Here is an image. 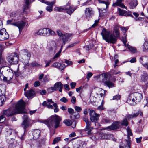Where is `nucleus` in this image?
<instances>
[{"label":"nucleus","mask_w":148,"mask_h":148,"mask_svg":"<svg viewBox=\"0 0 148 148\" xmlns=\"http://www.w3.org/2000/svg\"><path fill=\"white\" fill-rule=\"evenodd\" d=\"M25 106V103L23 100H21L16 104L15 108L11 107L4 110L3 114L9 117L16 114L25 113L26 112Z\"/></svg>","instance_id":"1"},{"label":"nucleus","mask_w":148,"mask_h":148,"mask_svg":"<svg viewBox=\"0 0 148 148\" xmlns=\"http://www.w3.org/2000/svg\"><path fill=\"white\" fill-rule=\"evenodd\" d=\"M110 31H107L103 28L101 32V34L103 39L108 43L115 44L117 40V38L120 36L119 30L117 27H115L114 28L112 34H110Z\"/></svg>","instance_id":"2"},{"label":"nucleus","mask_w":148,"mask_h":148,"mask_svg":"<svg viewBox=\"0 0 148 148\" xmlns=\"http://www.w3.org/2000/svg\"><path fill=\"white\" fill-rule=\"evenodd\" d=\"M62 118L57 115L51 116L46 120H43L42 123L45 124L50 130L58 127Z\"/></svg>","instance_id":"3"},{"label":"nucleus","mask_w":148,"mask_h":148,"mask_svg":"<svg viewBox=\"0 0 148 148\" xmlns=\"http://www.w3.org/2000/svg\"><path fill=\"white\" fill-rule=\"evenodd\" d=\"M142 94L140 93L135 92L131 94L128 97L127 102L131 105L139 102L142 99Z\"/></svg>","instance_id":"4"},{"label":"nucleus","mask_w":148,"mask_h":148,"mask_svg":"<svg viewBox=\"0 0 148 148\" xmlns=\"http://www.w3.org/2000/svg\"><path fill=\"white\" fill-rule=\"evenodd\" d=\"M2 72L4 71V76L3 80L5 82H9L13 77L14 74L10 68L8 66H4L2 67Z\"/></svg>","instance_id":"5"},{"label":"nucleus","mask_w":148,"mask_h":148,"mask_svg":"<svg viewBox=\"0 0 148 148\" xmlns=\"http://www.w3.org/2000/svg\"><path fill=\"white\" fill-rule=\"evenodd\" d=\"M76 9V8L75 7L70 6L68 4L63 6L56 7L55 8V10L56 11L61 12L63 10H65L67 13L70 15Z\"/></svg>","instance_id":"6"},{"label":"nucleus","mask_w":148,"mask_h":148,"mask_svg":"<svg viewBox=\"0 0 148 148\" xmlns=\"http://www.w3.org/2000/svg\"><path fill=\"white\" fill-rule=\"evenodd\" d=\"M102 78V81L105 84L107 85L109 88L112 87L114 86L113 84L111 82L109 79L110 77V75L108 73H105L100 75V77Z\"/></svg>","instance_id":"7"},{"label":"nucleus","mask_w":148,"mask_h":148,"mask_svg":"<svg viewBox=\"0 0 148 148\" xmlns=\"http://www.w3.org/2000/svg\"><path fill=\"white\" fill-rule=\"evenodd\" d=\"M12 20H8L7 21L8 24H11L14 26L17 27L19 30V32L21 33L25 25V22L23 21H21L11 23Z\"/></svg>","instance_id":"8"},{"label":"nucleus","mask_w":148,"mask_h":148,"mask_svg":"<svg viewBox=\"0 0 148 148\" xmlns=\"http://www.w3.org/2000/svg\"><path fill=\"white\" fill-rule=\"evenodd\" d=\"M89 114L91 122H94L95 125V126L97 125L98 126H99V124L98 123L97 121L99 119L100 116V115L96 113L95 111L92 110H90Z\"/></svg>","instance_id":"9"},{"label":"nucleus","mask_w":148,"mask_h":148,"mask_svg":"<svg viewBox=\"0 0 148 148\" xmlns=\"http://www.w3.org/2000/svg\"><path fill=\"white\" fill-rule=\"evenodd\" d=\"M7 60L10 64H16L18 61V57L17 54L14 53L13 54L8 57Z\"/></svg>","instance_id":"10"},{"label":"nucleus","mask_w":148,"mask_h":148,"mask_svg":"<svg viewBox=\"0 0 148 148\" xmlns=\"http://www.w3.org/2000/svg\"><path fill=\"white\" fill-rule=\"evenodd\" d=\"M23 121L21 124V126L25 130L30 125V119L27 115L26 114L23 115Z\"/></svg>","instance_id":"11"},{"label":"nucleus","mask_w":148,"mask_h":148,"mask_svg":"<svg viewBox=\"0 0 148 148\" xmlns=\"http://www.w3.org/2000/svg\"><path fill=\"white\" fill-rule=\"evenodd\" d=\"M94 11L91 7L86 8L85 10V13L86 18L89 20L94 15Z\"/></svg>","instance_id":"12"},{"label":"nucleus","mask_w":148,"mask_h":148,"mask_svg":"<svg viewBox=\"0 0 148 148\" xmlns=\"http://www.w3.org/2000/svg\"><path fill=\"white\" fill-rule=\"evenodd\" d=\"M40 135V131L39 130H34L32 131V135H30V139L36 140Z\"/></svg>","instance_id":"13"},{"label":"nucleus","mask_w":148,"mask_h":148,"mask_svg":"<svg viewBox=\"0 0 148 148\" xmlns=\"http://www.w3.org/2000/svg\"><path fill=\"white\" fill-rule=\"evenodd\" d=\"M141 81L145 84L144 87L146 89L148 87V75L146 73H143L140 76Z\"/></svg>","instance_id":"14"},{"label":"nucleus","mask_w":148,"mask_h":148,"mask_svg":"<svg viewBox=\"0 0 148 148\" xmlns=\"http://www.w3.org/2000/svg\"><path fill=\"white\" fill-rule=\"evenodd\" d=\"M120 126V122L116 121L111 126H108L107 127L104 128L103 129V130H114L119 129Z\"/></svg>","instance_id":"15"},{"label":"nucleus","mask_w":148,"mask_h":148,"mask_svg":"<svg viewBox=\"0 0 148 148\" xmlns=\"http://www.w3.org/2000/svg\"><path fill=\"white\" fill-rule=\"evenodd\" d=\"M6 132L8 135H9V136H11L10 137L11 140L12 139H14V138L16 137L17 132L16 131L11 128H8L6 129Z\"/></svg>","instance_id":"16"},{"label":"nucleus","mask_w":148,"mask_h":148,"mask_svg":"<svg viewBox=\"0 0 148 148\" xmlns=\"http://www.w3.org/2000/svg\"><path fill=\"white\" fill-rule=\"evenodd\" d=\"M20 53L24 56V58L26 60V62L28 63L31 56L30 53L27 50L25 49L21 51Z\"/></svg>","instance_id":"17"},{"label":"nucleus","mask_w":148,"mask_h":148,"mask_svg":"<svg viewBox=\"0 0 148 148\" xmlns=\"http://www.w3.org/2000/svg\"><path fill=\"white\" fill-rule=\"evenodd\" d=\"M42 2L45 3L49 6H47L46 8V10L49 12H51L53 10V5L55 3V1H53L51 2H47L44 0H42Z\"/></svg>","instance_id":"18"},{"label":"nucleus","mask_w":148,"mask_h":148,"mask_svg":"<svg viewBox=\"0 0 148 148\" xmlns=\"http://www.w3.org/2000/svg\"><path fill=\"white\" fill-rule=\"evenodd\" d=\"M140 62L145 67L146 66V65L148 64V56H144L141 57L139 60Z\"/></svg>","instance_id":"19"},{"label":"nucleus","mask_w":148,"mask_h":148,"mask_svg":"<svg viewBox=\"0 0 148 148\" xmlns=\"http://www.w3.org/2000/svg\"><path fill=\"white\" fill-rule=\"evenodd\" d=\"M57 49V45L55 42L54 41H51L49 42V45L48 46V49L50 51H54L55 52Z\"/></svg>","instance_id":"20"},{"label":"nucleus","mask_w":148,"mask_h":148,"mask_svg":"<svg viewBox=\"0 0 148 148\" xmlns=\"http://www.w3.org/2000/svg\"><path fill=\"white\" fill-rule=\"evenodd\" d=\"M127 131L128 134V140H125V141L126 144L128 145V148H131L130 147V136H132V133L131 130L129 127H127Z\"/></svg>","instance_id":"21"},{"label":"nucleus","mask_w":148,"mask_h":148,"mask_svg":"<svg viewBox=\"0 0 148 148\" xmlns=\"http://www.w3.org/2000/svg\"><path fill=\"white\" fill-rule=\"evenodd\" d=\"M37 34L39 35L48 36V28H44L40 29L37 32Z\"/></svg>","instance_id":"22"},{"label":"nucleus","mask_w":148,"mask_h":148,"mask_svg":"<svg viewBox=\"0 0 148 148\" xmlns=\"http://www.w3.org/2000/svg\"><path fill=\"white\" fill-rule=\"evenodd\" d=\"M118 10L119 13V15L121 16H130L133 17V16L129 13L123 10H121V9L118 8Z\"/></svg>","instance_id":"23"},{"label":"nucleus","mask_w":148,"mask_h":148,"mask_svg":"<svg viewBox=\"0 0 148 148\" xmlns=\"http://www.w3.org/2000/svg\"><path fill=\"white\" fill-rule=\"evenodd\" d=\"M124 0H116V1L115 2L113 3V6L115 7L118 6L126 9L127 7L122 3V2Z\"/></svg>","instance_id":"24"},{"label":"nucleus","mask_w":148,"mask_h":148,"mask_svg":"<svg viewBox=\"0 0 148 148\" xmlns=\"http://www.w3.org/2000/svg\"><path fill=\"white\" fill-rule=\"evenodd\" d=\"M24 95L28 99H32L34 96L35 93L32 89L25 92Z\"/></svg>","instance_id":"25"},{"label":"nucleus","mask_w":148,"mask_h":148,"mask_svg":"<svg viewBox=\"0 0 148 148\" xmlns=\"http://www.w3.org/2000/svg\"><path fill=\"white\" fill-rule=\"evenodd\" d=\"M63 85L60 82L56 83L54 85L53 87L55 89V91H57L59 89V91L60 92H62L63 87Z\"/></svg>","instance_id":"26"},{"label":"nucleus","mask_w":148,"mask_h":148,"mask_svg":"<svg viewBox=\"0 0 148 148\" xmlns=\"http://www.w3.org/2000/svg\"><path fill=\"white\" fill-rule=\"evenodd\" d=\"M2 34V40H4L7 39L9 38V35L6 32V29L3 28L1 29V32Z\"/></svg>","instance_id":"27"},{"label":"nucleus","mask_w":148,"mask_h":148,"mask_svg":"<svg viewBox=\"0 0 148 148\" xmlns=\"http://www.w3.org/2000/svg\"><path fill=\"white\" fill-rule=\"evenodd\" d=\"M139 114H140V116H142L143 115L142 112L141 111H140L137 112L133 113L131 114H128L127 115V118L128 119L134 118L136 117Z\"/></svg>","instance_id":"28"},{"label":"nucleus","mask_w":148,"mask_h":148,"mask_svg":"<svg viewBox=\"0 0 148 148\" xmlns=\"http://www.w3.org/2000/svg\"><path fill=\"white\" fill-rule=\"evenodd\" d=\"M72 36V34L69 33H66L64 34V36H63L62 39L64 45H65V42L68 41V39L71 37Z\"/></svg>","instance_id":"29"},{"label":"nucleus","mask_w":148,"mask_h":148,"mask_svg":"<svg viewBox=\"0 0 148 148\" xmlns=\"http://www.w3.org/2000/svg\"><path fill=\"white\" fill-rule=\"evenodd\" d=\"M98 137L100 139H108L109 137V135L101 132L99 134Z\"/></svg>","instance_id":"30"},{"label":"nucleus","mask_w":148,"mask_h":148,"mask_svg":"<svg viewBox=\"0 0 148 148\" xmlns=\"http://www.w3.org/2000/svg\"><path fill=\"white\" fill-rule=\"evenodd\" d=\"M98 2L100 3L104 4L105 5V7L103 8L104 10H105L108 7L109 3L108 0H98Z\"/></svg>","instance_id":"31"},{"label":"nucleus","mask_w":148,"mask_h":148,"mask_svg":"<svg viewBox=\"0 0 148 148\" xmlns=\"http://www.w3.org/2000/svg\"><path fill=\"white\" fill-rule=\"evenodd\" d=\"M30 3V0H25V2L23 8L24 12H25V10L29 9V4Z\"/></svg>","instance_id":"32"},{"label":"nucleus","mask_w":148,"mask_h":148,"mask_svg":"<svg viewBox=\"0 0 148 148\" xmlns=\"http://www.w3.org/2000/svg\"><path fill=\"white\" fill-rule=\"evenodd\" d=\"M5 90V86L4 84L0 85V96L3 95Z\"/></svg>","instance_id":"33"},{"label":"nucleus","mask_w":148,"mask_h":148,"mask_svg":"<svg viewBox=\"0 0 148 148\" xmlns=\"http://www.w3.org/2000/svg\"><path fill=\"white\" fill-rule=\"evenodd\" d=\"M126 47H127L130 51L132 53H135L137 52V50L135 47L130 46L127 44Z\"/></svg>","instance_id":"34"},{"label":"nucleus","mask_w":148,"mask_h":148,"mask_svg":"<svg viewBox=\"0 0 148 148\" xmlns=\"http://www.w3.org/2000/svg\"><path fill=\"white\" fill-rule=\"evenodd\" d=\"M10 16L12 19L14 21L18 19V14L15 12H12Z\"/></svg>","instance_id":"35"},{"label":"nucleus","mask_w":148,"mask_h":148,"mask_svg":"<svg viewBox=\"0 0 148 148\" xmlns=\"http://www.w3.org/2000/svg\"><path fill=\"white\" fill-rule=\"evenodd\" d=\"M137 1L136 0H133L130 3L131 8L133 9L137 5Z\"/></svg>","instance_id":"36"},{"label":"nucleus","mask_w":148,"mask_h":148,"mask_svg":"<svg viewBox=\"0 0 148 148\" xmlns=\"http://www.w3.org/2000/svg\"><path fill=\"white\" fill-rule=\"evenodd\" d=\"M143 48L144 51L148 50V41H145L143 45Z\"/></svg>","instance_id":"37"},{"label":"nucleus","mask_w":148,"mask_h":148,"mask_svg":"<svg viewBox=\"0 0 148 148\" xmlns=\"http://www.w3.org/2000/svg\"><path fill=\"white\" fill-rule=\"evenodd\" d=\"M5 100V97L4 95H2V96H0V106H2Z\"/></svg>","instance_id":"38"},{"label":"nucleus","mask_w":148,"mask_h":148,"mask_svg":"<svg viewBox=\"0 0 148 148\" xmlns=\"http://www.w3.org/2000/svg\"><path fill=\"white\" fill-rule=\"evenodd\" d=\"M120 124H121L122 126H127L128 125V122L127 119H125L123 120L122 121L120 122Z\"/></svg>","instance_id":"39"},{"label":"nucleus","mask_w":148,"mask_h":148,"mask_svg":"<svg viewBox=\"0 0 148 148\" xmlns=\"http://www.w3.org/2000/svg\"><path fill=\"white\" fill-rule=\"evenodd\" d=\"M64 123L67 126H69L72 124V121L71 120L69 119H66L64 121Z\"/></svg>","instance_id":"40"},{"label":"nucleus","mask_w":148,"mask_h":148,"mask_svg":"<svg viewBox=\"0 0 148 148\" xmlns=\"http://www.w3.org/2000/svg\"><path fill=\"white\" fill-rule=\"evenodd\" d=\"M52 60H45L44 61L46 64V65L45 66V67H46L50 65Z\"/></svg>","instance_id":"41"},{"label":"nucleus","mask_w":148,"mask_h":148,"mask_svg":"<svg viewBox=\"0 0 148 148\" xmlns=\"http://www.w3.org/2000/svg\"><path fill=\"white\" fill-rule=\"evenodd\" d=\"M6 63L4 59L2 56V55L0 56V64H5Z\"/></svg>","instance_id":"42"},{"label":"nucleus","mask_w":148,"mask_h":148,"mask_svg":"<svg viewBox=\"0 0 148 148\" xmlns=\"http://www.w3.org/2000/svg\"><path fill=\"white\" fill-rule=\"evenodd\" d=\"M86 123V130H88L89 129V127H90L91 125V122L90 121H88Z\"/></svg>","instance_id":"43"},{"label":"nucleus","mask_w":148,"mask_h":148,"mask_svg":"<svg viewBox=\"0 0 148 148\" xmlns=\"http://www.w3.org/2000/svg\"><path fill=\"white\" fill-rule=\"evenodd\" d=\"M48 36L50 35H54L55 34V33L54 31L49 28H48Z\"/></svg>","instance_id":"44"},{"label":"nucleus","mask_w":148,"mask_h":148,"mask_svg":"<svg viewBox=\"0 0 148 148\" xmlns=\"http://www.w3.org/2000/svg\"><path fill=\"white\" fill-rule=\"evenodd\" d=\"M58 68L61 71L64 70V69L66 67L64 64H60L59 63V65Z\"/></svg>","instance_id":"45"},{"label":"nucleus","mask_w":148,"mask_h":148,"mask_svg":"<svg viewBox=\"0 0 148 148\" xmlns=\"http://www.w3.org/2000/svg\"><path fill=\"white\" fill-rule=\"evenodd\" d=\"M61 138L60 137H57L55 138L53 140V144H56L57 142L60 140Z\"/></svg>","instance_id":"46"},{"label":"nucleus","mask_w":148,"mask_h":148,"mask_svg":"<svg viewBox=\"0 0 148 148\" xmlns=\"http://www.w3.org/2000/svg\"><path fill=\"white\" fill-rule=\"evenodd\" d=\"M62 47V46H61V48ZM62 51V48L54 56L53 58L55 59L59 56L60 54Z\"/></svg>","instance_id":"47"},{"label":"nucleus","mask_w":148,"mask_h":148,"mask_svg":"<svg viewBox=\"0 0 148 148\" xmlns=\"http://www.w3.org/2000/svg\"><path fill=\"white\" fill-rule=\"evenodd\" d=\"M47 91L49 93H51L55 91V89H54L53 87H51L50 88H48L47 90Z\"/></svg>","instance_id":"48"},{"label":"nucleus","mask_w":148,"mask_h":148,"mask_svg":"<svg viewBox=\"0 0 148 148\" xmlns=\"http://www.w3.org/2000/svg\"><path fill=\"white\" fill-rule=\"evenodd\" d=\"M121 30L123 32H124L125 33L128 29V27H120Z\"/></svg>","instance_id":"49"},{"label":"nucleus","mask_w":148,"mask_h":148,"mask_svg":"<svg viewBox=\"0 0 148 148\" xmlns=\"http://www.w3.org/2000/svg\"><path fill=\"white\" fill-rule=\"evenodd\" d=\"M59 63L58 62H55L53 63L51 66L53 67H55L57 68L58 69L59 66Z\"/></svg>","instance_id":"50"},{"label":"nucleus","mask_w":148,"mask_h":148,"mask_svg":"<svg viewBox=\"0 0 148 148\" xmlns=\"http://www.w3.org/2000/svg\"><path fill=\"white\" fill-rule=\"evenodd\" d=\"M2 67L0 69V78L1 79H3V77H4V71L2 72Z\"/></svg>","instance_id":"51"},{"label":"nucleus","mask_w":148,"mask_h":148,"mask_svg":"<svg viewBox=\"0 0 148 148\" xmlns=\"http://www.w3.org/2000/svg\"><path fill=\"white\" fill-rule=\"evenodd\" d=\"M143 103L144 104V107L147 106L148 107V98L146 97L143 101Z\"/></svg>","instance_id":"52"},{"label":"nucleus","mask_w":148,"mask_h":148,"mask_svg":"<svg viewBox=\"0 0 148 148\" xmlns=\"http://www.w3.org/2000/svg\"><path fill=\"white\" fill-rule=\"evenodd\" d=\"M5 118L3 115H1L0 116V123H3L5 120Z\"/></svg>","instance_id":"53"},{"label":"nucleus","mask_w":148,"mask_h":148,"mask_svg":"<svg viewBox=\"0 0 148 148\" xmlns=\"http://www.w3.org/2000/svg\"><path fill=\"white\" fill-rule=\"evenodd\" d=\"M68 111L69 114H73L74 113V110L72 108H69L68 109Z\"/></svg>","instance_id":"54"},{"label":"nucleus","mask_w":148,"mask_h":148,"mask_svg":"<svg viewBox=\"0 0 148 148\" xmlns=\"http://www.w3.org/2000/svg\"><path fill=\"white\" fill-rule=\"evenodd\" d=\"M57 32L58 35L60 37H61V38L62 39V36H64V35L63 34L61 31L60 30L58 29L57 30Z\"/></svg>","instance_id":"55"},{"label":"nucleus","mask_w":148,"mask_h":148,"mask_svg":"<svg viewBox=\"0 0 148 148\" xmlns=\"http://www.w3.org/2000/svg\"><path fill=\"white\" fill-rule=\"evenodd\" d=\"M64 62L67 64L66 66L69 65H70L72 64V63L71 61H69L68 60H65L64 61Z\"/></svg>","instance_id":"56"},{"label":"nucleus","mask_w":148,"mask_h":148,"mask_svg":"<svg viewBox=\"0 0 148 148\" xmlns=\"http://www.w3.org/2000/svg\"><path fill=\"white\" fill-rule=\"evenodd\" d=\"M74 108L75 110L77 112H80L82 110V108L80 107L75 106V107Z\"/></svg>","instance_id":"57"},{"label":"nucleus","mask_w":148,"mask_h":148,"mask_svg":"<svg viewBox=\"0 0 148 148\" xmlns=\"http://www.w3.org/2000/svg\"><path fill=\"white\" fill-rule=\"evenodd\" d=\"M39 64L37 62H33L31 63V66L32 67H38L39 66Z\"/></svg>","instance_id":"58"},{"label":"nucleus","mask_w":148,"mask_h":148,"mask_svg":"<svg viewBox=\"0 0 148 148\" xmlns=\"http://www.w3.org/2000/svg\"><path fill=\"white\" fill-rule=\"evenodd\" d=\"M101 92L100 94V95L101 97H102L106 94V91L103 90H101Z\"/></svg>","instance_id":"59"},{"label":"nucleus","mask_w":148,"mask_h":148,"mask_svg":"<svg viewBox=\"0 0 148 148\" xmlns=\"http://www.w3.org/2000/svg\"><path fill=\"white\" fill-rule=\"evenodd\" d=\"M120 96L119 95H117L113 97V99L115 100H118L120 99Z\"/></svg>","instance_id":"60"},{"label":"nucleus","mask_w":148,"mask_h":148,"mask_svg":"<svg viewBox=\"0 0 148 148\" xmlns=\"http://www.w3.org/2000/svg\"><path fill=\"white\" fill-rule=\"evenodd\" d=\"M60 101L64 103H66L68 101L67 99L65 97H63L60 99Z\"/></svg>","instance_id":"61"},{"label":"nucleus","mask_w":148,"mask_h":148,"mask_svg":"<svg viewBox=\"0 0 148 148\" xmlns=\"http://www.w3.org/2000/svg\"><path fill=\"white\" fill-rule=\"evenodd\" d=\"M76 84L75 82H71L70 83V86H71V88L72 89H74L76 85Z\"/></svg>","instance_id":"62"},{"label":"nucleus","mask_w":148,"mask_h":148,"mask_svg":"<svg viewBox=\"0 0 148 148\" xmlns=\"http://www.w3.org/2000/svg\"><path fill=\"white\" fill-rule=\"evenodd\" d=\"M71 103L74 104L75 103L76 101V98L74 96H73L72 97L71 99Z\"/></svg>","instance_id":"63"},{"label":"nucleus","mask_w":148,"mask_h":148,"mask_svg":"<svg viewBox=\"0 0 148 148\" xmlns=\"http://www.w3.org/2000/svg\"><path fill=\"white\" fill-rule=\"evenodd\" d=\"M40 82L39 81H36L34 83V86L35 87L38 86L40 85Z\"/></svg>","instance_id":"64"}]
</instances>
